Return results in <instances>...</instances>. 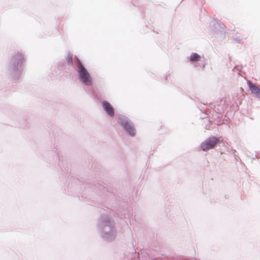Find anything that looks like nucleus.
<instances>
[{"instance_id": "1", "label": "nucleus", "mask_w": 260, "mask_h": 260, "mask_svg": "<svg viewBox=\"0 0 260 260\" xmlns=\"http://www.w3.org/2000/svg\"><path fill=\"white\" fill-rule=\"evenodd\" d=\"M219 142V140L218 138L212 136L203 142L201 144V147L203 151H207L214 148Z\"/></svg>"}, {"instance_id": "2", "label": "nucleus", "mask_w": 260, "mask_h": 260, "mask_svg": "<svg viewBox=\"0 0 260 260\" xmlns=\"http://www.w3.org/2000/svg\"><path fill=\"white\" fill-rule=\"evenodd\" d=\"M78 68L79 69V77L81 80L87 85L91 84V80L89 74L86 69L83 67L82 63L79 61L78 63Z\"/></svg>"}, {"instance_id": "3", "label": "nucleus", "mask_w": 260, "mask_h": 260, "mask_svg": "<svg viewBox=\"0 0 260 260\" xmlns=\"http://www.w3.org/2000/svg\"><path fill=\"white\" fill-rule=\"evenodd\" d=\"M23 56L21 53H17L11 59V63L15 68L20 67L23 60Z\"/></svg>"}, {"instance_id": "4", "label": "nucleus", "mask_w": 260, "mask_h": 260, "mask_svg": "<svg viewBox=\"0 0 260 260\" xmlns=\"http://www.w3.org/2000/svg\"><path fill=\"white\" fill-rule=\"evenodd\" d=\"M121 124L131 136L135 135V131L133 126L128 121L125 119L121 120Z\"/></svg>"}, {"instance_id": "5", "label": "nucleus", "mask_w": 260, "mask_h": 260, "mask_svg": "<svg viewBox=\"0 0 260 260\" xmlns=\"http://www.w3.org/2000/svg\"><path fill=\"white\" fill-rule=\"evenodd\" d=\"M102 105L105 110L110 116H113L114 115V109L109 103L107 101H104L103 102Z\"/></svg>"}, {"instance_id": "6", "label": "nucleus", "mask_w": 260, "mask_h": 260, "mask_svg": "<svg viewBox=\"0 0 260 260\" xmlns=\"http://www.w3.org/2000/svg\"><path fill=\"white\" fill-rule=\"evenodd\" d=\"M249 88L251 92L255 94L256 96H260V88L256 86L254 84L251 83L250 81H247Z\"/></svg>"}, {"instance_id": "7", "label": "nucleus", "mask_w": 260, "mask_h": 260, "mask_svg": "<svg viewBox=\"0 0 260 260\" xmlns=\"http://www.w3.org/2000/svg\"><path fill=\"white\" fill-rule=\"evenodd\" d=\"M201 56L197 53H192L190 56L191 61H197L200 60Z\"/></svg>"}]
</instances>
